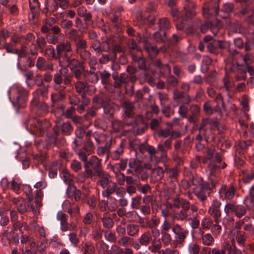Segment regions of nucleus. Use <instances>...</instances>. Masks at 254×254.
Wrapping results in <instances>:
<instances>
[{"mask_svg": "<svg viewBox=\"0 0 254 254\" xmlns=\"http://www.w3.org/2000/svg\"><path fill=\"white\" fill-rule=\"evenodd\" d=\"M97 176L100 179L97 182L98 186H101L103 189L105 188L108 185L109 182L110 176L105 173L103 171H97Z\"/></svg>", "mask_w": 254, "mask_h": 254, "instance_id": "obj_10", "label": "nucleus"}, {"mask_svg": "<svg viewBox=\"0 0 254 254\" xmlns=\"http://www.w3.org/2000/svg\"><path fill=\"white\" fill-rule=\"evenodd\" d=\"M188 107L186 106L183 105H181L179 110V115L182 117V118H186L187 117V113H188Z\"/></svg>", "mask_w": 254, "mask_h": 254, "instance_id": "obj_62", "label": "nucleus"}, {"mask_svg": "<svg viewBox=\"0 0 254 254\" xmlns=\"http://www.w3.org/2000/svg\"><path fill=\"white\" fill-rule=\"evenodd\" d=\"M144 47L146 51L151 57L155 56L158 52V50L156 47L147 43L146 41L145 42Z\"/></svg>", "mask_w": 254, "mask_h": 254, "instance_id": "obj_28", "label": "nucleus"}, {"mask_svg": "<svg viewBox=\"0 0 254 254\" xmlns=\"http://www.w3.org/2000/svg\"><path fill=\"white\" fill-rule=\"evenodd\" d=\"M213 220L209 217H204L201 221V227L209 229L213 225Z\"/></svg>", "mask_w": 254, "mask_h": 254, "instance_id": "obj_41", "label": "nucleus"}, {"mask_svg": "<svg viewBox=\"0 0 254 254\" xmlns=\"http://www.w3.org/2000/svg\"><path fill=\"white\" fill-rule=\"evenodd\" d=\"M245 234V232H241L240 231H238L237 232L236 239L237 242L240 246H244V244L246 241Z\"/></svg>", "mask_w": 254, "mask_h": 254, "instance_id": "obj_44", "label": "nucleus"}, {"mask_svg": "<svg viewBox=\"0 0 254 254\" xmlns=\"http://www.w3.org/2000/svg\"><path fill=\"white\" fill-rule=\"evenodd\" d=\"M45 63L46 60L44 58L41 57H39L36 63L37 67L40 70L44 69Z\"/></svg>", "mask_w": 254, "mask_h": 254, "instance_id": "obj_59", "label": "nucleus"}, {"mask_svg": "<svg viewBox=\"0 0 254 254\" xmlns=\"http://www.w3.org/2000/svg\"><path fill=\"white\" fill-rule=\"evenodd\" d=\"M56 52L58 56H61L64 54V59H65V55L72 56V49L71 43L67 41L59 42L56 46Z\"/></svg>", "mask_w": 254, "mask_h": 254, "instance_id": "obj_4", "label": "nucleus"}, {"mask_svg": "<svg viewBox=\"0 0 254 254\" xmlns=\"http://www.w3.org/2000/svg\"><path fill=\"white\" fill-rule=\"evenodd\" d=\"M62 132L64 135H69L73 130V128L69 123L66 122L62 126Z\"/></svg>", "mask_w": 254, "mask_h": 254, "instance_id": "obj_36", "label": "nucleus"}, {"mask_svg": "<svg viewBox=\"0 0 254 254\" xmlns=\"http://www.w3.org/2000/svg\"><path fill=\"white\" fill-rule=\"evenodd\" d=\"M49 126V124L47 121L42 122L37 120L36 121V124H35V130L39 131L40 134H41L47 129Z\"/></svg>", "mask_w": 254, "mask_h": 254, "instance_id": "obj_19", "label": "nucleus"}, {"mask_svg": "<svg viewBox=\"0 0 254 254\" xmlns=\"http://www.w3.org/2000/svg\"><path fill=\"white\" fill-rule=\"evenodd\" d=\"M225 249L227 254H242L241 252L237 249L235 245H231L229 243L225 245Z\"/></svg>", "mask_w": 254, "mask_h": 254, "instance_id": "obj_30", "label": "nucleus"}, {"mask_svg": "<svg viewBox=\"0 0 254 254\" xmlns=\"http://www.w3.org/2000/svg\"><path fill=\"white\" fill-rule=\"evenodd\" d=\"M127 230L128 235L134 236L138 233L139 227L138 225L130 224L127 226Z\"/></svg>", "mask_w": 254, "mask_h": 254, "instance_id": "obj_32", "label": "nucleus"}, {"mask_svg": "<svg viewBox=\"0 0 254 254\" xmlns=\"http://www.w3.org/2000/svg\"><path fill=\"white\" fill-rule=\"evenodd\" d=\"M172 231L176 235V239L177 243L182 244L186 239L188 232L182 229L179 224H175L172 228Z\"/></svg>", "mask_w": 254, "mask_h": 254, "instance_id": "obj_7", "label": "nucleus"}, {"mask_svg": "<svg viewBox=\"0 0 254 254\" xmlns=\"http://www.w3.org/2000/svg\"><path fill=\"white\" fill-rule=\"evenodd\" d=\"M168 127L165 129H160L158 132V135L159 137H167L171 134V130L172 124L168 123Z\"/></svg>", "mask_w": 254, "mask_h": 254, "instance_id": "obj_33", "label": "nucleus"}, {"mask_svg": "<svg viewBox=\"0 0 254 254\" xmlns=\"http://www.w3.org/2000/svg\"><path fill=\"white\" fill-rule=\"evenodd\" d=\"M94 106L92 108L90 109L87 114L92 117H94L96 115V110L99 108L100 105V100L98 98H94L93 100Z\"/></svg>", "mask_w": 254, "mask_h": 254, "instance_id": "obj_31", "label": "nucleus"}, {"mask_svg": "<svg viewBox=\"0 0 254 254\" xmlns=\"http://www.w3.org/2000/svg\"><path fill=\"white\" fill-rule=\"evenodd\" d=\"M221 202L219 200L214 199L208 208V213L212 217L215 223H219L221 221Z\"/></svg>", "mask_w": 254, "mask_h": 254, "instance_id": "obj_3", "label": "nucleus"}, {"mask_svg": "<svg viewBox=\"0 0 254 254\" xmlns=\"http://www.w3.org/2000/svg\"><path fill=\"white\" fill-rule=\"evenodd\" d=\"M184 10H185L186 15L188 18H191L195 15L194 5L192 2L189 1L188 0H186Z\"/></svg>", "mask_w": 254, "mask_h": 254, "instance_id": "obj_18", "label": "nucleus"}, {"mask_svg": "<svg viewBox=\"0 0 254 254\" xmlns=\"http://www.w3.org/2000/svg\"><path fill=\"white\" fill-rule=\"evenodd\" d=\"M224 86L227 91H229L230 89L233 86V85L231 83L229 77L227 73H226L225 77L223 79Z\"/></svg>", "mask_w": 254, "mask_h": 254, "instance_id": "obj_58", "label": "nucleus"}, {"mask_svg": "<svg viewBox=\"0 0 254 254\" xmlns=\"http://www.w3.org/2000/svg\"><path fill=\"white\" fill-rule=\"evenodd\" d=\"M164 176L163 168L161 167H156L152 170L151 178L154 181H159L162 179Z\"/></svg>", "mask_w": 254, "mask_h": 254, "instance_id": "obj_13", "label": "nucleus"}, {"mask_svg": "<svg viewBox=\"0 0 254 254\" xmlns=\"http://www.w3.org/2000/svg\"><path fill=\"white\" fill-rule=\"evenodd\" d=\"M215 152V148L214 147H210L207 149L206 156L203 159L202 162L205 163L207 160H210L212 158L213 155Z\"/></svg>", "mask_w": 254, "mask_h": 254, "instance_id": "obj_47", "label": "nucleus"}, {"mask_svg": "<svg viewBox=\"0 0 254 254\" xmlns=\"http://www.w3.org/2000/svg\"><path fill=\"white\" fill-rule=\"evenodd\" d=\"M171 228V224L167 220H165L162 225L161 233H167Z\"/></svg>", "mask_w": 254, "mask_h": 254, "instance_id": "obj_55", "label": "nucleus"}, {"mask_svg": "<svg viewBox=\"0 0 254 254\" xmlns=\"http://www.w3.org/2000/svg\"><path fill=\"white\" fill-rule=\"evenodd\" d=\"M105 237L107 240L111 242H115L116 240L115 233L110 231L105 232Z\"/></svg>", "mask_w": 254, "mask_h": 254, "instance_id": "obj_49", "label": "nucleus"}, {"mask_svg": "<svg viewBox=\"0 0 254 254\" xmlns=\"http://www.w3.org/2000/svg\"><path fill=\"white\" fill-rule=\"evenodd\" d=\"M54 90L57 92L52 95V100L53 102L62 100L64 98L65 95V87L62 86L61 84H54Z\"/></svg>", "mask_w": 254, "mask_h": 254, "instance_id": "obj_9", "label": "nucleus"}, {"mask_svg": "<svg viewBox=\"0 0 254 254\" xmlns=\"http://www.w3.org/2000/svg\"><path fill=\"white\" fill-rule=\"evenodd\" d=\"M181 201V205L183 209L189 211V209L190 208V211L192 212V216L197 215L196 212L198 210V208L196 205L193 204L190 206V203L183 198Z\"/></svg>", "mask_w": 254, "mask_h": 254, "instance_id": "obj_12", "label": "nucleus"}, {"mask_svg": "<svg viewBox=\"0 0 254 254\" xmlns=\"http://www.w3.org/2000/svg\"><path fill=\"white\" fill-rule=\"evenodd\" d=\"M69 239L70 242L74 245H76L79 242V240L77 235L74 233H71L69 234Z\"/></svg>", "mask_w": 254, "mask_h": 254, "instance_id": "obj_60", "label": "nucleus"}, {"mask_svg": "<svg viewBox=\"0 0 254 254\" xmlns=\"http://www.w3.org/2000/svg\"><path fill=\"white\" fill-rule=\"evenodd\" d=\"M86 136L87 137H89L88 138L87 144L90 147H92L93 146V144L91 141V137H93L96 140L98 144H100L102 140L104 139V136L103 135H100L98 136L97 135H94L93 136L90 137V131H88L86 133Z\"/></svg>", "mask_w": 254, "mask_h": 254, "instance_id": "obj_26", "label": "nucleus"}, {"mask_svg": "<svg viewBox=\"0 0 254 254\" xmlns=\"http://www.w3.org/2000/svg\"><path fill=\"white\" fill-rule=\"evenodd\" d=\"M215 101L217 104L215 108V111L219 114H221L222 108H223L224 106V103L221 94H218L217 95L215 98Z\"/></svg>", "mask_w": 254, "mask_h": 254, "instance_id": "obj_29", "label": "nucleus"}, {"mask_svg": "<svg viewBox=\"0 0 254 254\" xmlns=\"http://www.w3.org/2000/svg\"><path fill=\"white\" fill-rule=\"evenodd\" d=\"M159 27L160 30H165L170 27V22L168 19L163 18L159 21Z\"/></svg>", "mask_w": 254, "mask_h": 254, "instance_id": "obj_42", "label": "nucleus"}, {"mask_svg": "<svg viewBox=\"0 0 254 254\" xmlns=\"http://www.w3.org/2000/svg\"><path fill=\"white\" fill-rule=\"evenodd\" d=\"M235 189L233 186H223L219 190V197L222 200L231 199L235 195Z\"/></svg>", "mask_w": 254, "mask_h": 254, "instance_id": "obj_6", "label": "nucleus"}, {"mask_svg": "<svg viewBox=\"0 0 254 254\" xmlns=\"http://www.w3.org/2000/svg\"><path fill=\"white\" fill-rule=\"evenodd\" d=\"M24 227V229L26 230L27 228L26 224L24 222H20L19 221H15L13 223L12 232L14 233L15 231L19 230L22 233V228Z\"/></svg>", "mask_w": 254, "mask_h": 254, "instance_id": "obj_35", "label": "nucleus"}, {"mask_svg": "<svg viewBox=\"0 0 254 254\" xmlns=\"http://www.w3.org/2000/svg\"><path fill=\"white\" fill-rule=\"evenodd\" d=\"M15 203L17 204V210L21 214H23L27 211L26 202L22 199L17 200Z\"/></svg>", "mask_w": 254, "mask_h": 254, "instance_id": "obj_34", "label": "nucleus"}, {"mask_svg": "<svg viewBox=\"0 0 254 254\" xmlns=\"http://www.w3.org/2000/svg\"><path fill=\"white\" fill-rule=\"evenodd\" d=\"M62 177L64 182L68 184L69 187H71L73 183V176H71L67 170H64L63 171Z\"/></svg>", "mask_w": 254, "mask_h": 254, "instance_id": "obj_25", "label": "nucleus"}, {"mask_svg": "<svg viewBox=\"0 0 254 254\" xmlns=\"http://www.w3.org/2000/svg\"><path fill=\"white\" fill-rule=\"evenodd\" d=\"M243 177L242 180L245 183L250 182L254 177V171L251 169L250 171L243 170L242 171Z\"/></svg>", "mask_w": 254, "mask_h": 254, "instance_id": "obj_23", "label": "nucleus"}, {"mask_svg": "<svg viewBox=\"0 0 254 254\" xmlns=\"http://www.w3.org/2000/svg\"><path fill=\"white\" fill-rule=\"evenodd\" d=\"M152 236L149 231H147L143 233L139 238L138 239V241L140 242L142 246H147L152 242Z\"/></svg>", "mask_w": 254, "mask_h": 254, "instance_id": "obj_15", "label": "nucleus"}, {"mask_svg": "<svg viewBox=\"0 0 254 254\" xmlns=\"http://www.w3.org/2000/svg\"><path fill=\"white\" fill-rule=\"evenodd\" d=\"M45 55H47L49 58H54L55 57V51L54 47L50 46L45 50Z\"/></svg>", "mask_w": 254, "mask_h": 254, "instance_id": "obj_52", "label": "nucleus"}, {"mask_svg": "<svg viewBox=\"0 0 254 254\" xmlns=\"http://www.w3.org/2000/svg\"><path fill=\"white\" fill-rule=\"evenodd\" d=\"M32 110L35 112L37 115L41 116L46 113L48 110V106L40 99L36 98H33L31 102Z\"/></svg>", "mask_w": 254, "mask_h": 254, "instance_id": "obj_5", "label": "nucleus"}, {"mask_svg": "<svg viewBox=\"0 0 254 254\" xmlns=\"http://www.w3.org/2000/svg\"><path fill=\"white\" fill-rule=\"evenodd\" d=\"M37 43L39 48L43 50L46 45V41L44 37H39L37 39Z\"/></svg>", "mask_w": 254, "mask_h": 254, "instance_id": "obj_64", "label": "nucleus"}, {"mask_svg": "<svg viewBox=\"0 0 254 254\" xmlns=\"http://www.w3.org/2000/svg\"><path fill=\"white\" fill-rule=\"evenodd\" d=\"M225 213L227 215L234 213L236 216L240 218L247 212L245 206L238 204L236 201L227 202L224 206Z\"/></svg>", "mask_w": 254, "mask_h": 254, "instance_id": "obj_1", "label": "nucleus"}, {"mask_svg": "<svg viewBox=\"0 0 254 254\" xmlns=\"http://www.w3.org/2000/svg\"><path fill=\"white\" fill-rule=\"evenodd\" d=\"M67 35L68 37V38L71 40L74 41V42L77 40L79 37H81L77 32V31L75 29H70L67 33Z\"/></svg>", "mask_w": 254, "mask_h": 254, "instance_id": "obj_43", "label": "nucleus"}, {"mask_svg": "<svg viewBox=\"0 0 254 254\" xmlns=\"http://www.w3.org/2000/svg\"><path fill=\"white\" fill-rule=\"evenodd\" d=\"M191 216L192 212L183 209L174 215L176 219L182 221L185 219H191Z\"/></svg>", "mask_w": 254, "mask_h": 254, "instance_id": "obj_17", "label": "nucleus"}, {"mask_svg": "<svg viewBox=\"0 0 254 254\" xmlns=\"http://www.w3.org/2000/svg\"><path fill=\"white\" fill-rule=\"evenodd\" d=\"M101 160L98 158L96 156H92L87 162L84 164L85 172L87 177L91 178L93 176V171L91 167L95 170L96 174L97 171H103L101 168Z\"/></svg>", "mask_w": 254, "mask_h": 254, "instance_id": "obj_2", "label": "nucleus"}, {"mask_svg": "<svg viewBox=\"0 0 254 254\" xmlns=\"http://www.w3.org/2000/svg\"><path fill=\"white\" fill-rule=\"evenodd\" d=\"M218 224L219 223H215L212 226L211 232L212 234L215 236H218L220 234L222 230L221 226L218 225Z\"/></svg>", "mask_w": 254, "mask_h": 254, "instance_id": "obj_50", "label": "nucleus"}, {"mask_svg": "<svg viewBox=\"0 0 254 254\" xmlns=\"http://www.w3.org/2000/svg\"><path fill=\"white\" fill-rule=\"evenodd\" d=\"M159 99L160 101L161 105L163 106H165V103L166 101L168 100V95L165 93H158Z\"/></svg>", "mask_w": 254, "mask_h": 254, "instance_id": "obj_61", "label": "nucleus"}, {"mask_svg": "<svg viewBox=\"0 0 254 254\" xmlns=\"http://www.w3.org/2000/svg\"><path fill=\"white\" fill-rule=\"evenodd\" d=\"M48 91V87L47 86H43L37 89L33 93V98H36L38 99H40V97L44 96Z\"/></svg>", "mask_w": 254, "mask_h": 254, "instance_id": "obj_24", "label": "nucleus"}, {"mask_svg": "<svg viewBox=\"0 0 254 254\" xmlns=\"http://www.w3.org/2000/svg\"><path fill=\"white\" fill-rule=\"evenodd\" d=\"M24 190L29 201L32 202L33 199V195L31 187L29 186H26L24 188Z\"/></svg>", "mask_w": 254, "mask_h": 254, "instance_id": "obj_56", "label": "nucleus"}, {"mask_svg": "<svg viewBox=\"0 0 254 254\" xmlns=\"http://www.w3.org/2000/svg\"><path fill=\"white\" fill-rule=\"evenodd\" d=\"M112 170L115 174V177L118 183L121 186L123 185L126 179L125 175L121 173L118 169L116 170L114 168H113Z\"/></svg>", "mask_w": 254, "mask_h": 254, "instance_id": "obj_27", "label": "nucleus"}, {"mask_svg": "<svg viewBox=\"0 0 254 254\" xmlns=\"http://www.w3.org/2000/svg\"><path fill=\"white\" fill-rule=\"evenodd\" d=\"M151 245L148 247V249L152 253H155L162 248V243L159 239H154L151 242Z\"/></svg>", "mask_w": 254, "mask_h": 254, "instance_id": "obj_22", "label": "nucleus"}, {"mask_svg": "<svg viewBox=\"0 0 254 254\" xmlns=\"http://www.w3.org/2000/svg\"><path fill=\"white\" fill-rule=\"evenodd\" d=\"M122 108L125 114L124 122L126 118H130L133 114V106L132 103L128 101H125L122 103Z\"/></svg>", "mask_w": 254, "mask_h": 254, "instance_id": "obj_11", "label": "nucleus"}, {"mask_svg": "<svg viewBox=\"0 0 254 254\" xmlns=\"http://www.w3.org/2000/svg\"><path fill=\"white\" fill-rule=\"evenodd\" d=\"M86 87V84L81 81L77 82L75 84V87L76 91L81 94L85 93Z\"/></svg>", "mask_w": 254, "mask_h": 254, "instance_id": "obj_38", "label": "nucleus"}, {"mask_svg": "<svg viewBox=\"0 0 254 254\" xmlns=\"http://www.w3.org/2000/svg\"><path fill=\"white\" fill-rule=\"evenodd\" d=\"M71 168L75 172H78L82 168V165L80 162L77 160H73L71 163Z\"/></svg>", "mask_w": 254, "mask_h": 254, "instance_id": "obj_53", "label": "nucleus"}, {"mask_svg": "<svg viewBox=\"0 0 254 254\" xmlns=\"http://www.w3.org/2000/svg\"><path fill=\"white\" fill-rule=\"evenodd\" d=\"M141 196L140 195H136L134 197L132 198L131 206L133 209H138L141 204Z\"/></svg>", "mask_w": 254, "mask_h": 254, "instance_id": "obj_40", "label": "nucleus"}, {"mask_svg": "<svg viewBox=\"0 0 254 254\" xmlns=\"http://www.w3.org/2000/svg\"><path fill=\"white\" fill-rule=\"evenodd\" d=\"M202 244L206 246H211L214 242V238L210 234H206L202 236Z\"/></svg>", "mask_w": 254, "mask_h": 254, "instance_id": "obj_37", "label": "nucleus"}, {"mask_svg": "<svg viewBox=\"0 0 254 254\" xmlns=\"http://www.w3.org/2000/svg\"><path fill=\"white\" fill-rule=\"evenodd\" d=\"M162 237L161 241L164 245V247H166L169 245L172 241V238L171 235L167 233H161Z\"/></svg>", "mask_w": 254, "mask_h": 254, "instance_id": "obj_46", "label": "nucleus"}, {"mask_svg": "<svg viewBox=\"0 0 254 254\" xmlns=\"http://www.w3.org/2000/svg\"><path fill=\"white\" fill-rule=\"evenodd\" d=\"M103 223L105 227L109 228L113 227L114 221L109 217H104L103 218Z\"/></svg>", "mask_w": 254, "mask_h": 254, "instance_id": "obj_54", "label": "nucleus"}, {"mask_svg": "<svg viewBox=\"0 0 254 254\" xmlns=\"http://www.w3.org/2000/svg\"><path fill=\"white\" fill-rule=\"evenodd\" d=\"M171 12L174 20L176 21L177 29L182 30L184 27V20L179 18V10L177 8H172Z\"/></svg>", "mask_w": 254, "mask_h": 254, "instance_id": "obj_14", "label": "nucleus"}, {"mask_svg": "<svg viewBox=\"0 0 254 254\" xmlns=\"http://www.w3.org/2000/svg\"><path fill=\"white\" fill-rule=\"evenodd\" d=\"M160 223V219L156 216H153L148 223L150 228H154Z\"/></svg>", "mask_w": 254, "mask_h": 254, "instance_id": "obj_51", "label": "nucleus"}, {"mask_svg": "<svg viewBox=\"0 0 254 254\" xmlns=\"http://www.w3.org/2000/svg\"><path fill=\"white\" fill-rule=\"evenodd\" d=\"M21 185V184L18 179H13L10 182L11 189L16 192L19 190Z\"/></svg>", "mask_w": 254, "mask_h": 254, "instance_id": "obj_45", "label": "nucleus"}, {"mask_svg": "<svg viewBox=\"0 0 254 254\" xmlns=\"http://www.w3.org/2000/svg\"><path fill=\"white\" fill-rule=\"evenodd\" d=\"M67 63L68 66L69 67L71 70L77 69L81 66V64L79 61L73 58H70V56H67L65 55V59H64Z\"/></svg>", "mask_w": 254, "mask_h": 254, "instance_id": "obj_16", "label": "nucleus"}, {"mask_svg": "<svg viewBox=\"0 0 254 254\" xmlns=\"http://www.w3.org/2000/svg\"><path fill=\"white\" fill-rule=\"evenodd\" d=\"M84 254H91L94 251V248L93 245L90 243H86L85 244Z\"/></svg>", "mask_w": 254, "mask_h": 254, "instance_id": "obj_63", "label": "nucleus"}, {"mask_svg": "<svg viewBox=\"0 0 254 254\" xmlns=\"http://www.w3.org/2000/svg\"><path fill=\"white\" fill-rule=\"evenodd\" d=\"M127 159H121L120 162L119 163L116 164L115 166L112 167V168H114L116 170L118 169L120 171H121V170H124L127 167Z\"/></svg>", "mask_w": 254, "mask_h": 254, "instance_id": "obj_39", "label": "nucleus"}, {"mask_svg": "<svg viewBox=\"0 0 254 254\" xmlns=\"http://www.w3.org/2000/svg\"><path fill=\"white\" fill-rule=\"evenodd\" d=\"M77 138L74 140L73 143L74 144V148H76L81 142V138L85 133V130L81 127L77 128L75 131Z\"/></svg>", "mask_w": 254, "mask_h": 254, "instance_id": "obj_21", "label": "nucleus"}, {"mask_svg": "<svg viewBox=\"0 0 254 254\" xmlns=\"http://www.w3.org/2000/svg\"><path fill=\"white\" fill-rule=\"evenodd\" d=\"M109 152V148L106 146L105 147H99L97 150V154L100 156H103L104 154H107V156L106 160L108 159Z\"/></svg>", "mask_w": 254, "mask_h": 254, "instance_id": "obj_48", "label": "nucleus"}, {"mask_svg": "<svg viewBox=\"0 0 254 254\" xmlns=\"http://www.w3.org/2000/svg\"><path fill=\"white\" fill-rule=\"evenodd\" d=\"M14 91L17 94L16 96V104L19 106H22L25 102L28 93L22 87H17L14 89Z\"/></svg>", "mask_w": 254, "mask_h": 254, "instance_id": "obj_8", "label": "nucleus"}, {"mask_svg": "<svg viewBox=\"0 0 254 254\" xmlns=\"http://www.w3.org/2000/svg\"><path fill=\"white\" fill-rule=\"evenodd\" d=\"M189 251L192 254H197L200 251V247L196 244H191L189 246Z\"/></svg>", "mask_w": 254, "mask_h": 254, "instance_id": "obj_57", "label": "nucleus"}, {"mask_svg": "<svg viewBox=\"0 0 254 254\" xmlns=\"http://www.w3.org/2000/svg\"><path fill=\"white\" fill-rule=\"evenodd\" d=\"M74 42L76 47L75 51L77 53H79L80 51L86 49V41L82 38L79 37Z\"/></svg>", "mask_w": 254, "mask_h": 254, "instance_id": "obj_20", "label": "nucleus"}]
</instances>
